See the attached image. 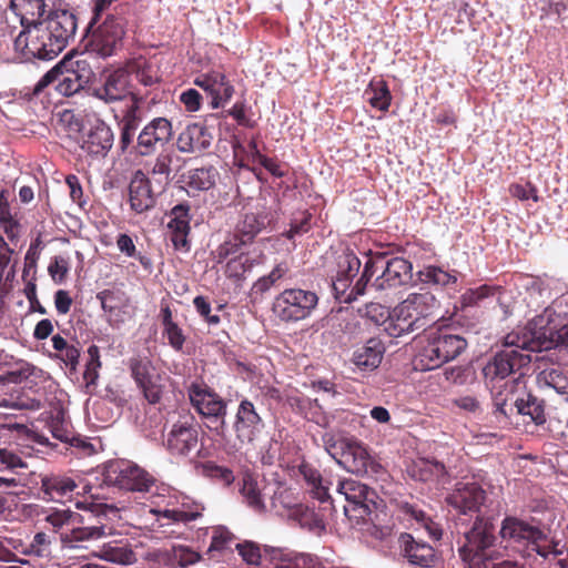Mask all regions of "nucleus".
Here are the masks:
<instances>
[{"mask_svg": "<svg viewBox=\"0 0 568 568\" xmlns=\"http://www.w3.org/2000/svg\"><path fill=\"white\" fill-rule=\"evenodd\" d=\"M339 463L346 470L359 476H374L382 470L381 464L372 458L367 449L355 439L348 449L343 452Z\"/></svg>", "mask_w": 568, "mask_h": 568, "instance_id": "obj_24", "label": "nucleus"}, {"mask_svg": "<svg viewBox=\"0 0 568 568\" xmlns=\"http://www.w3.org/2000/svg\"><path fill=\"white\" fill-rule=\"evenodd\" d=\"M312 214L307 211H302L295 215L287 231L283 233V236L287 240H293L296 236H301L311 230Z\"/></svg>", "mask_w": 568, "mask_h": 568, "instance_id": "obj_55", "label": "nucleus"}, {"mask_svg": "<svg viewBox=\"0 0 568 568\" xmlns=\"http://www.w3.org/2000/svg\"><path fill=\"white\" fill-rule=\"evenodd\" d=\"M160 318L163 326V336L166 338L168 344L175 352H181L185 342V335L180 325L173 321V312L168 304L161 306Z\"/></svg>", "mask_w": 568, "mask_h": 568, "instance_id": "obj_37", "label": "nucleus"}, {"mask_svg": "<svg viewBox=\"0 0 568 568\" xmlns=\"http://www.w3.org/2000/svg\"><path fill=\"white\" fill-rule=\"evenodd\" d=\"M467 342L448 329L429 332L425 343L414 357V367L419 371H433L445 363L455 359L466 349Z\"/></svg>", "mask_w": 568, "mask_h": 568, "instance_id": "obj_4", "label": "nucleus"}, {"mask_svg": "<svg viewBox=\"0 0 568 568\" xmlns=\"http://www.w3.org/2000/svg\"><path fill=\"white\" fill-rule=\"evenodd\" d=\"M506 343L535 353L568 347V323H559L556 312L547 307L528 324L507 334Z\"/></svg>", "mask_w": 568, "mask_h": 568, "instance_id": "obj_1", "label": "nucleus"}, {"mask_svg": "<svg viewBox=\"0 0 568 568\" xmlns=\"http://www.w3.org/2000/svg\"><path fill=\"white\" fill-rule=\"evenodd\" d=\"M506 387V383L503 385L494 384L493 386V398H494V407L496 413H499L504 417H508L509 413L513 410V404L509 405V400H513L514 392L510 390H497Z\"/></svg>", "mask_w": 568, "mask_h": 568, "instance_id": "obj_56", "label": "nucleus"}, {"mask_svg": "<svg viewBox=\"0 0 568 568\" xmlns=\"http://www.w3.org/2000/svg\"><path fill=\"white\" fill-rule=\"evenodd\" d=\"M318 302L320 297L315 291L286 288L275 295L272 312L284 324L298 323L314 313Z\"/></svg>", "mask_w": 568, "mask_h": 568, "instance_id": "obj_7", "label": "nucleus"}, {"mask_svg": "<svg viewBox=\"0 0 568 568\" xmlns=\"http://www.w3.org/2000/svg\"><path fill=\"white\" fill-rule=\"evenodd\" d=\"M75 488V481L69 476L51 474L41 477L40 490L44 500L60 503L71 496Z\"/></svg>", "mask_w": 568, "mask_h": 568, "instance_id": "obj_29", "label": "nucleus"}, {"mask_svg": "<svg viewBox=\"0 0 568 568\" xmlns=\"http://www.w3.org/2000/svg\"><path fill=\"white\" fill-rule=\"evenodd\" d=\"M199 443V426L193 416L179 419L164 435L163 445L176 458L190 456Z\"/></svg>", "mask_w": 568, "mask_h": 568, "instance_id": "obj_13", "label": "nucleus"}, {"mask_svg": "<svg viewBox=\"0 0 568 568\" xmlns=\"http://www.w3.org/2000/svg\"><path fill=\"white\" fill-rule=\"evenodd\" d=\"M128 367L145 400L151 405L159 404L163 394L161 375L158 374L156 367L150 357H131L128 361Z\"/></svg>", "mask_w": 568, "mask_h": 568, "instance_id": "obj_11", "label": "nucleus"}, {"mask_svg": "<svg viewBox=\"0 0 568 568\" xmlns=\"http://www.w3.org/2000/svg\"><path fill=\"white\" fill-rule=\"evenodd\" d=\"M239 491L242 494L247 507H251L254 511L260 514L265 513L266 505L264 494L254 473L250 470L243 473L242 485H240Z\"/></svg>", "mask_w": 568, "mask_h": 568, "instance_id": "obj_33", "label": "nucleus"}, {"mask_svg": "<svg viewBox=\"0 0 568 568\" xmlns=\"http://www.w3.org/2000/svg\"><path fill=\"white\" fill-rule=\"evenodd\" d=\"M195 469L202 476L219 480L225 486H231L235 480V476L232 469L220 466L213 460L199 462L195 465Z\"/></svg>", "mask_w": 568, "mask_h": 568, "instance_id": "obj_45", "label": "nucleus"}, {"mask_svg": "<svg viewBox=\"0 0 568 568\" xmlns=\"http://www.w3.org/2000/svg\"><path fill=\"white\" fill-rule=\"evenodd\" d=\"M95 297L101 302L103 311L110 314L123 310L130 304L129 296L121 290L100 291L97 293Z\"/></svg>", "mask_w": 568, "mask_h": 568, "instance_id": "obj_47", "label": "nucleus"}, {"mask_svg": "<svg viewBox=\"0 0 568 568\" xmlns=\"http://www.w3.org/2000/svg\"><path fill=\"white\" fill-rule=\"evenodd\" d=\"M59 64L60 72L55 78V90L58 93L70 97L84 88L88 79L83 74L78 73L74 69L63 68L62 63Z\"/></svg>", "mask_w": 568, "mask_h": 568, "instance_id": "obj_38", "label": "nucleus"}, {"mask_svg": "<svg viewBox=\"0 0 568 568\" xmlns=\"http://www.w3.org/2000/svg\"><path fill=\"white\" fill-rule=\"evenodd\" d=\"M44 28H48L54 38L60 40L65 47L69 41L74 38L77 30V18L67 9L53 10L49 13L48 18L39 22Z\"/></svg>", "mask_w": 568, "mask_h": 568, "instance_id": "obj_28", "label": "nucleus"}, {"mask_svg": "<svg viewBox=\"0 0 568 568\" xmlns=\"http://www.w3.org/2000/svg\"><path fill=\"white\" fill-rule=\"evenodd\" d=\"M52 345L57 352L55 357L64 362L71 371H75L80 357L79 348L75 345L70 344L67 338L61 337L60 335H54L52 337Z\"/></svg>", "mask_w": 568, "mask_h": 568, "instance_id": "obj_49", "label": "nucleus"}, {"mask_svg": "<svg viewBox=\"0 0 568 568\" xmlns=\"http://www.w3.org/2000/svg\"><path fill=\"white\" fill-rule=\"evenodd\" d=\"M235 548L248 565H258L262 559L261 548L253 541L237 542Z\"/></svg>", "mask_w": 568, "mask_h": 568, "instance_id": "obj_62", "label": "nucleus"}, {"mask_svg": "<svg viewBox=\"0 0 568 568\" xmlns=\"http://www.w3.org/2000/svg\"><path fill=\"white\" fill-rule=\"evenodd\" d=\"M0 407H14L18 409L37 410L41 407V403L37 398H32L23 393H20L12 397L11 400L3 399L0 403Z\"/></svg>", "mask_w": 568, "mask_h": 568, "instance_id": "obj_63", "label": "nucleus"}, {"mask_svg": "<svg viewBox=\"0 0 568 568\" xmlns=\"http://www.w3.org/2000/svg\"><path fill=\"white\" fill-rule=\"evenodd\" d=\"M158 558L162 561L186 568L201 560V555L189 546H174L170 550L159 552Z\"/></svg>", "mask_w": 568, "mask_h": 568, "instance_id": "obj_40", "label": "nucleus"}, {"mask_svg": "<svg viewBox=\"0 0 568 568\" xmlns=\"http://www.w3.org/2000/svg\"><path fill=\"white\" fill-rule=\"evenodd\" d=\"M52 538L42 531L37 532L29 545L27 555L34 556L38 558H49L51 556Z\"/></svg>", "mask_w": 568, "mask_h": 568, "instance_id": "obj_57", "label": "nucleus"}, {"mask_svg": "<svg viewBox=\"0 0 568 568\" xmlns=\"http://www.w3.org/2000/svg\"><path fill=\"white\" fill-rule=\"evenodd\" d=\"M496 288L488 285H481L474 290L465 291L462 295V306L463 307H475L478 306L479 303L488 296L494 295Z\"/></svg>", "mask_w": 568, "mask_h": 568, "instance_id": "obj_59", "label": "nucleus"}, {"mask_svg": "<svg viewBox=\"0 0 568 568\" xmlns=\"http://www.w3.org/2000/svg\"><path fill=\"white\" fill-rule=\"evenodd\" d=\"M487 495L476 481L457 483L455 489L446 496V503L457 515L478 516L485 515L481 508L485 506Z\"/></svg>", "mask_w": 568, "mask_h": 568, "instance_id": "obj_14", "label": "nucleus"}, {"mask_svg": "<svg viewBox=\"0 0 568 568\" xmlns=\"http://www.w3.org/2000/svg\"><path fill=\"white\" fill-rule=\"evenodd\" d=\"M371 106L381 111H388L392 103V93L385 80H373L364 91Z\"/></svg>", "mask_w": 568, "mask_h": 568, "instance_id": "obj_41", "label": "nucleus"}, {"mask_svg": "<svg viewBox=\"0 0 568 568\" xmlns=\"http://www.w3.org/2000/svg\"><path fill=\"white\" fill-rule=\"evenodd\" d=\"M213 142V133L202 123H192L183 128L176 140L179 152L184 154H203Z\"/></svg>", "mask_w": 568, "mask_h": 568, "instance_id": "obj_22", "label": "nucleus"}, {"mask_svg": "<svg viewBox=\"0 0 568 568\" xmlns=\"http://www.w3.org/2000/svg\"><path fill=\"white\" fill-rule=\"evenodd\" d=\"M18 254L9 246L7 241L0 236V281L12 282L17 274Z\"/></svg>", "mask_w": 568, "mask_h": 568, "instance_id": "obj_43", "label": "nucleus"}, {"mask_svg": "<svg viewBox=\"0 0 568 568\" xmlns=\"http://www.w3.org/2000/svg\"><path fill=\"white\" fill-rule=\"evenodd\" d=\"M129 84L130 79L123 67L105 74L103 81L92 88V95L105 103L122 101L132 94Z\"/></svg>", "mask_w": 568, "mask_h": 568, "instance_id": "obj_21", "label": "nucleus"}, {"mask_svg": "<svg viewBox=\"0 0 568 568\" xmlns=\"http://www.w3.org/2000/svg\"><path fill=\"white\" fill-rule=\"evenodd\" d=\"M509 192L511 196L519 201H527L529 199L535 203L539 201L537 187L531 182H527L525 184L514 183L509 186Z\"/></svg>", "mask_w": 568, "mask_h": 568, "instance_id": "obj_64", "label": "nucleus"}, {"mask_svg": "<svg viewBox=\"0 0 568 568\" xmlns=\"http://www.w3.org/2000/svg\"><path fill=\"white\" fill-rule=\"evenodd\" d=\"M384 354L385 346L382 341L371 338L354 351L352 362L359 371L373 372L379 366Z\"/></svg>", "mask_w": 568, "mask_h": 568, "instance_id": "obj_31", "label": "nucleus"}, {"mask_svg": "<svg viewBox=\"0 0 568 568\" xmlns=\"http://www.w3.org/2000/svg\"><path fill=\"white\" fill-rule=\"evenodd\" d=\"M301 474L303 475L306 483L313 488L315 497L321 501H328L332 497L327 493V488L323 486L321 473L307 465L301 467Z\"/></svg>", "mask_w": 568, "mask_h": 568, "instance_id": "obj_50", "label": "nucleus"}, {"mask_svg": "<svg viewBox=\"0 0 568 568\" xmlns=\"http://www.w3.org/2000/svg\"><path fill=\"white\" fill-rule=\"evenodd\" d=\"M129 203L132 211L144 213L155 206L156 199L149 178L141 170L134 172L129 183Z\"/></svg>", "mask_w": 568, "mask_h": 568, "instance_id": "obj_26", "label": "nucleus"}, {"mask_svg": "<svg viewBox=\"0 0 568 568\" xmlns=\"http://www.w3.org/2000/svg\"><path fill=\"white\" fill-rule=\"evenodd\" d=\"M89 359L85 365V372L83 373L84 381L87 383V387L94 386L97 384V379L99 377V371L102 367L101 354L99 353V347L94 344L90 345L88 348Z\"/></svg>", "mask_w": 568, "mask_h": 568, "instance_id": "obj_53", "label": "nucleus"}, {"mask_svg": "<svg viewBox=\"0 0 568 568\" xmlns=\"http://www.w3.org/2000/svg\"><path fill=\"white\" fill-rule=\"evenodd\" d=\"M9 8L20 18V23L26 29L42 21L45 0H11Z\"/></svg>", "mask_w": 568, "mask_h": 568, "instance_id": "obj_32", "label": "nucleus"}, {"mask_svg": "<svg viewBox=\"0 0 568 568\" xmlns=\"http://www.w3.org/2000/svg\"><path fill=\"white\" fill-rule=\"evenodd\" d=\"M503 345L504 349L498 352L484 369L485 375L491 376L493 381H496L497 384L510 374L528 366L531 362V356L523 353L530 351L506 343V336L504 337Z\"/></svg>", "mask_w": 568, "mask_h": 568, "instance_id": "obj_12", "label": "nucleus"}, {"mask_svg": "<svg viewBox=\"0 0 568 568\" xmlns=\"http://www.w3.org/2000/svg\"><path fill=\"white\" fill-rule=\"evenodd\" d=\"M399 554L408 560L412 566L417 568H435L438 557L434 548L423 541L415 539L408 532L399 534L397 538Z\"/></svg>", "mask_w": 568, "mask_h": 568, "instance_id": "obj_20", "label": "nucleus"}, {"mask_svg": "<svg viewBox=\"0 0 568 568\" xmlns=\"http://www.w3.org/2000/svg\"><path fill=\"white\" fill-rule=\"evenodd\" d=\"M235 539L234 535L225 526H216L213 528L209 555L214 557L215 552H222L231 549V545Z\"/></svg>", "mask_w": 568, "mask_h": 568, "instance_id": "obj_52", "label": "nucleus"}, {"mask_svg": "<svg viewBox=\"0 0 568 568\" xmlns=\"http://www.w3.org/2000/svg\"><path fill=\"white\" fill-rule=\"evenodd\" d=\"M217 171L213 166L193 169L185 175V184L193 191H209L215 185Z\"/></svg>", "mask_w": 568, "mask_h": 568, "instance_id": "obj_42", "label": "nucleus"}, {"mask_svg": "<svg viewBox=\"0 0 568 568\" xmlns=\"http://www.w3.org/2000/svg\"><path fill=\"white\" fill-rule=\"evenodd\" d=\"M194 84L211 97L212 109L225 106L235 93V88L227 74L219 69L196 74Z\"/></svg>", "mask_w": 568, "mask_h": 568, "instance_id": "obj_18", "label": "nucleus"}, {"mask_svg": "<svg viewBox=\"0 0 568 568\" xmlns=\"http://www.w3.org/2000/svg\"><path fill=\"white\" fill-rule=\"evenodd\" d=\"M500 538L506 541L504 549L513 547L517 551L520 546H529L532 539L540 537V530L514 517L505 518L500 527Z\"/></svg>", "mask_w": 568, "mask_h": 568, "instance_id": "obj_25", "label": "nucleus"}, {"mask_svg": "<svg viewBox=\"0 0 568 568\" xmlns=\"http://www.w3.org/2000/svg\"><path fill=\"white\" fill-rule=\"evenodd\" d=\"M517 413L528 416L536 425H545L547 422L546 402L532 393H527L514 402Z\"/></svg>", "mask_w": 568, "mask_h": 568, "instance_id": "obj_34", "label": "nucleus"}, {"mask_svg": "<svg viewBox=\"0 0 568 568\" xmlns=\"http://www.w3.org/2000/svg\"><path fill=\"white\" fill-rule=\"evenodd\" d=\"M192 406L204 420V425L222 440L227 435V404L213 389L203 383H192L186 388Z\"/></svg>", "mask_w": 568, "mask_h": 568, "instance_id": "obj_6", "label": "nucleus"}, {"mask_svg": "<svg viewBox=\"0 0 568 568\" xmlns=\"http://www.w3.org/2000/svg\"><path fill=\"white\" fill-rule=\"evenodd\" d=\"M124 70L129 78L130 74H135L136 80L144 87L154 85L160 80L154 67L142 57L129 60Z\"/></svg>", "mask_w": 568, "mask_h": 568, "instance_id": "obj_39", "label": "nucleus"}, {"mask_svg": "<svg viewBox=\"0 0 568 568\" xmlns=\"http://www.w3.org/2000/svg\"><path fill=\"white\" fill-rule=\"evenodd\" d=\"M267 223V215L264 212L245 213L236 223L234 233L243 242L252 243Z\"/></svg>", "mask_w": 568, "mask_h": 568, "instance_id": "obj_35", "label": "nucleus"}, {"mask_svg": "<svg viewBox=\"0 0 568 568\" xmlns=\"http://www.w3.org/2000/svg\"><path fill=\"white\" fill-rule=\"evenodd\" d=\"M13 43L16 50L20 51L26 59L51 60L67 48L40 23L23 29Z\"/></svg>", "mask_w": 568, "mask_h": 568, "instance_id": "obj_9", "label": "nucleus"}, {"mask_svg": "<svg viewBox=\"0 0 568 568\" xmlns=\"http://www.w3.org/2000/svg\"><path fill=\"white\" fill-rule=\"evenodd\" d=\"M126 24L123 14L119 12L109 13L104 21L92 31L87 43L88 51L102 59L116 54L123 47Z\"/></svg>", "mask_w": 568, "mask_h": 568, "instance_id": "obj_8", "label": "nucleus"}, {"mask_svg": "<svg viewBox=\"0 0 568 568\" xmlns=\"http://www.w3.org/2000/svg\"><path fill=\"white\" fill-rule=\"evenodd\" d=\"M142 99L136 94L130 95V102L126 104L122 112V118L119 121L120 129L138 131L142 122Z\"/></svg>", "mask_w": 568, "mask_h": 568, "instance_id": "obj_44", "label": "nucleus"}, {"mask_svg": "<svg viewBox=\"0 0 568 568\" xmlns=\"http://www.w3.org/2000/svg\"><path fill=\"white\" fill-rule=\"evenodd\" d=\"M191 206L182 203L172 207L169 212L171 221L168 223L169 232H171V241L176 250L189 251L187 235L191 231Z\"/></svg>", "mask_w": 568, "mask_h": 568, "instance_id": "obj_27", "label": "nucleus"}, {"mask_svg": "<svg viewBox=\"0 0 568 568\" xmlns=\"http://www.w3.org/2000/svg\"><path fill=\"white\" fill-rule=\"evenodd\" d=\"M247 110L248 106L245 101H237L233 106L225 110L222 116H231L239 125L254 128L255 122L247 116Z\"/></svg>", "mask_w": 568, "mask_h": 568, "instance_id": "obj_60", "label": "nucleus"}, {"mask_svg": "<svg viewBox=\"0 0 568 568\" xmlns=\"http://www.w3.org/2000/svg\"><path fill=\"white\" fill-rule=\"evenodd\" d=\"M95 556L119 565H132L138 560L131 546L123 540H113L104 544Z\"/></svg>", "mask_w": 568, "mask_h": 568, "instance_id": "obj_36", "label": "nucleus"}, {"mask_svg": "<svg viewBox=\"0 0 568 568\" xmlns=\"http://www.w3.org/2000/svg\"><path fill=\"white\" fill-rule=\"evenodd\" d=\"M290 272V266L286 261H282L272 268L270 273L261 276L253 284L252 291L255 294L264 295L268 292L273 286H275L278 281H281L287 273Z\"/></svg>", "mask_w": 568, "mask_h": 568, "instance_id": "obj_46", "label": "nucleus"}, {"mask_svg": "<svg viewBox=\"0 0 568 568\" xmlns=\"http://www.w3.org/2000/svg\"><path fill=\"white\" fill-rule=\"evenodd\" d=\"M105 526L74 527L68 532H60L59 539L62 549H83L84 542L89 540H100L106 537Z\"/></svg>", "mask_w": 568, "mask_h": 568, "instance_id": "obj_30", "label": "nucleus"}, {"mask_svg": "<svg viewBox=\"0 0 568 568\" xmlns=\"http://www.w3.org/2000/svg\"><path fill=\"white\" fill-rule=\"evenodd\" d=\"M103 476L104 484L125 491H148L155 484L153 475L125 459L110 460Z\"/></svg>", "mask_w": 568, "mask_h": 568, "instance_id": "obj_10", "label": "nucleus"}, {"mask_svg": "<svg viewBox=\"0 0 568 568\" xmlns=\"http://www.w3.org/2000/svg\"><path fill=\"white\" fill-rule=\"evenodd\" d=\"M172 138V122L166 118H155L142 128L133 145V153L143 158L154 155L158 148L166 145Z\"/></svg>", "mask_w": 568, "mask_h": 568, "instance_id": "obj_17", "label": "nucleus"}, {"mask_svg": "<svg viewBox=\"0 0 568 568\" xmlns=\"http://www.w3.org/2000/svg\"><path fill=\"white\" fill-rule=\"evenodd\" d=\"M528 555L534 551L541 558H547L550 554L558 556L562 554V550L557 548V544L552 541H548L545 535L540 531V537L536 539H531L529 546L526 549Z\"/></svg>", "mask_w": 568, "mask_h": 568, "instance_id": "obj_58", "label": "nucleus"}, {"mask_svg": "<svg viewBox=\"0 0 568 568\" xmlns=\"http://www.w3.org/2000/svg\"><path fill=\"white\" fill-rule=\"evenodd\" d=\"M288 519L296 521L301 526H311L313 523L316 526H323L321 520L315 519V514L303 504H285Z\"/></svg>", "mask_w": 568, "mask_h": 568, "instance_id": "obj_51", "label": "nucleus"}, {"mask_svg": "<svg viewBox=\"0 0 568 568\" xmlns=\"http://www.w3.org/2000/svg\"><path fill=\"white\" fill-rule=\"evenodd\" d=\"M457 272L448 273L438 266H427L417 273L420 282L439 286L454 285L458 281Z\"/></svg>", "mask_w": 568, "mask_h": 568, "instance_id": "obj_48", "label": "nucleus"}, {"mask_svg": "<svg viewBox=\"0 0 568 568\" xmlns=\"http://www.w3.org/2000/svg\"><path fill=\"white\" fill-rule=\"evenodd\" d=\"M337 491L342 494L348 503L344 506V514L348 517H354L357 520H365L372 514L374 507V490H371L367 485H364L355 479L339 480Z\"/></svg>", "mask_w": 568, "mask_h": 568, "instance_id": "obj_15", "label": "nucleus"}, {"mask_svg": "<svg viewBox=\"0 0 568 568\" xmlns=\"http://www.w3.org/2000/svg\"><path fill=\"white\" fill-rule=\"evenodd\" d=\"M359 268L361 260L352 250H345L337 257V271L333 280V288L341 301L351 303L362 295L355 293L357 281L354 283Z\"/></svg>", "mask_w": 568, "mask_h": 568, "instance_id": "obj_16", "label": "nucleus"}, {"mask_svg": "<svg viewBox=\"0 0 568 568\" xmlns=\"http://www.w3.org/2000/svg\"><path fill=\"white\" fill-rule=\"evenodd\" d=\"M440 318V303L430 292L412 293L394 307L392 320L399 333L426 329Z\"/></svg>", "mask_w": 568, "mask_h": 568, "instance_id": "obj_3", "label": "nucleus"}, {"mask_svg": "<svg viewBox=\"0 0 568 568\" xmlns=\"http://www.w3.org/2000/svg\"><path fill=\"white\" fill-rule=\"evenodd\" d=\"M75 516L70 509L53 510L44 517V521L52 526L54 532H59L64 526L71 525Z\"/></svg>", "mask_w": 568, "mask_h": 568, "instance_id": "obj_61", "label": "nucleus"}, {"mask_svg": "<svg viewBox=\"0 0 568 568\" xmlns=\"http://www.w3.org/2000/svg\"><path fill=\"white\" fill-rule=\"evenodd\" d=\"M495 518L490 515H478L473 527L465 531V541L459 548V555L470 568H481V564L495 558Z\"/></svg>", "mask_w": 568, "mask_h": 568, "instance_id": "obj_5", "label": "nucleus"}, {"mask_svg": "<svg viewBox=\"0 0 568 568\" xmlns=\"http://www.w3.org/2000/svg\"><path fill=\"white\" fill-rule=\"evenodd\" d=\"M377 271H381V274L375 277L372 286L378 292L406 286L413 278L412 263L405 257H368L357 278L355 293L363 294Z\"/></svg>", "mask_w": 568, "mask_h": 568, "instance_id": "obj_2", "label": "nucleus"}, {"mask_svg": "<svg viewBox=\"0 0 568 568\" xmlns=\"http://www.w3.org/2000/svg\"><path fill=\"white\" fill-rule=\"evenodd\" d=\"M264 426L263 418L256 412L255 406L248 399H243L237 406L233 428L237 440L253 442Z\"/></svg>", "mask_w": 568, "mask_h": 568, "instance_id": "obj_23", "label": "nucleus"}, {"mask_svg": "<svg viewBox=\"0 0 568 568\" xmlns=\"http://www.w3.org/2000/svg\"><path fill=\"white\" fill-rule=\"evenodd\" d=\"M113 141L111 126L103 121H98L82 134L79 146L92 159H104L108 156Z\"/></svg>", "mask_w": 568, "mask_h": 568, "instance_id": "obj_19", "label": "nucleus"}, {"mask_svg": "<svg viewBox=\"0 0 568 568\" xmlns=\"http://www.w3.org/2000/svg\"><path fill=\"white\" fill-rule=\"evenodd\" d=\"M278 568H324L320 557L300 554L282 559Z\"/></svg>", "mask_w": 568, "mask_h": 568, "instance_id": "obj_54", "label": "nucleus"}]
</instances>
